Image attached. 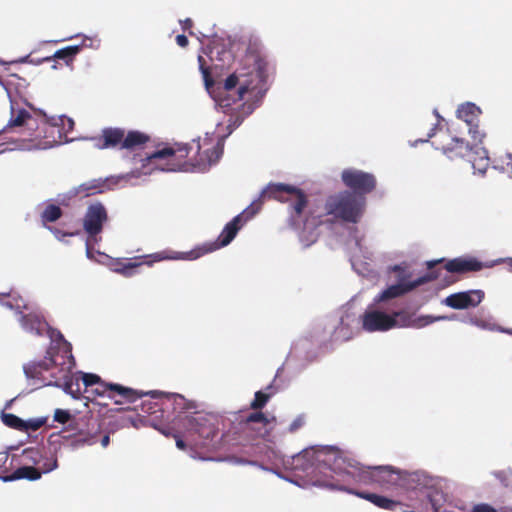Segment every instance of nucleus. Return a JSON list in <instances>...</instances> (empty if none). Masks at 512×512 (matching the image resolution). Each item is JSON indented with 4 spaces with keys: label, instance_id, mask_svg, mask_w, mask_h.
Instances as JSON below:
<instances>
[{
    "label": "nucleus",
    "instance_id": "1",
    "mask_svg": "<svg viewBox=\"0 0 512 512\" xmlns=\"http://www.w3.org/2000/svg\"><path fill=\"white\" fill-rule=\"evenodd\" d=\"M262 196L287 202L289 226L300 237L311 241H314V233L322 225H333L338 220L357 223L366 203L365 197L343 191L327 197L324 211H317L309 205L308 196L302 189L283 183H269L262 191Z\"/></svg>",
    "mask_w": 512,
    "mask_h": 512
},
{
    "label": "nucleus",
    "instance_id": "2",
    "mask_svg": "<svg viewBox=\"0 0 512 512\" xmlns=\"http://www.w3.org/2000/svg\"><path fill=\"white\" fill-rule=\"evenodd\" d=\"M315 460L322 463L329 474L324 480H318L319 486L348 492L345 484H376L375 467H364L359 462L348 458L336 447H325L315 453Z\"/></svg>",
    "mask_w": 512,
    "mask_h": 512
},
{
    "label": "nucleus",
    "instance_id": "3",
    "mask_svg": "<svg viewBox=\"0 0 512 512\" xmlns=\"http://www.w3.org/2000/svg\"><path fill=\"white\" fill-rule=\"evenodd\" d=\"M244 61L247 66L251 67V71L239 75L233 73L226 78L222 96L218 100L222 108H228L237 101L243 100L247 93L261 88L268 78L269 63L260 44L249 43Z\"/></svg>",
    "mask_w": 512,
    "mask_h": 512
},
{
    "label": "nucleus",
    "instance_id": "4",
    "mask_svg": "<svg viewBox=\"0 0 512 512\" xmlns=\"http://www.w3.org/2000/svg\"><path fill=\"white\" fill-rule=\"evenodd\" d=\"M263 412L255 411L232 423L227 433L223 434L225 443L247 445L258 439H265L272 429V422Z\"/></svg>",
    "mask_w": 512,
    "mask_h": 512
},
{
    "label": "nucleus",
    "instance_id": "5",
    "mask_svg": "<svg viewBox=\"0 0 512 512\" xmlns=\"http://www.w3.org/2000/svg\"><path fill=\"white\" fill-rule=\"evenodd\" d=\"M269 199L268 197L260 195L257 201L251 203L249 207H247L241 214L235 216L230 222H228L222 232L220 233L218 239L214 242L204 243L201 246L196 247L195 249L186 253V257L184 259L194 260L197 259L207 253L213 252L217 249L227 246L232 242V240L236 237L238 231L244 225L246 221L253 218L259 210L261 209L262 203L264 200Z\"/></svg>",
    "mask_w": 512,
    "mask_h": 512
},
{
    "label": "nucleus",
    "instance_id": "6",
    "mask_svg": "<svg viewBox=\"0 0 512 512\" xmlns=\"http://www.w3.org/2000/svg\"><path fill=\"white\" fill-rule=\"evenodd\" d=\"M215 419L201 413L181 415L177 417V424L184 429V436L192 448H204L218 435Z\"/></svg>",
    "mask_w": 512,
    "mask_h": 512
},
{
    "label": "nucleus",
    "instance_id": "7",
    "mask_svg": "<svg viewBox=\"0 0 512 512\" xmlns=\"http://www.w3.org/2000/svg\"><path fill=\"white\" fill-rule=\"evenodd\" d=\"M65 344L67 345V349L64 351L63 355H59L57 348L50 347L43 360L30 362L24 365V373L26 377L39 380L44 385H51L50 380H55L54 374L56 376H60L59 369L63 362L62 357H65V363L67 366H70L67 360L73 359L70 344L67 342H65Z\"/></svg>",
    "mask_w": 512,
    "mask_h": 512
},
{
    "label": "nucleus",
    "instance_id": "8",
    "mask_svg": "<svg viewBox=\"0 0 512 512\" xmlns=\"http://www.w3.org/2000/svg\"><path fill=\"white\" fill-rule=\"evenodd\" d=\"M80 380H82L85 388L96 385L93 392L98 396H107L114 401L115 404L133 403L142 397V393L129 387H125L116 383H107L100 376L93 373L78 372Z\"/></svg>",
    "mask_w": 512,
    "mask_h": 512
},
{
    "label": "nucleus",
    "instance_id": "9",
    "mask_svg": "<svg viewBox=\"0 0 512 512\" xmlns=\"http://www.w3.org/2000/svg\"><path fill=\"white\" fill-rule=\"evenodd\" d=\"M107 221L108 213L101 202L92 203L87 207L82 224L87 234L86 247L88 255L91 253L92 244L101 239V237L98 238V236L102 233L103 226Z\"/></svg>",
    "mask_w": 512,
    "mask_h": 512
},
{
    "label": "nucleus",
    "instance_id": "10",
    "mask_svg": "<svg viewBox=\"0 0 512 512\" xmlns=\"http://www.w3.org/2000/svg\"><path fill=\"white\" fill-rule=\"evenodd\" d=\"M441 262H443V259L428 262L427 266L430 271L426 275L411 282L398 283L389 286L378 296L377 301H385L402 296L427 282L436 280L440 276V273L437 270H433V268Z\"/></svg>",
    "mask_w": 512,
    "mask_h": 512
},
{
    "label": "nucleus",
    "instance_id": "11",
    "mask_svg": "<svg viewBox=\"0 0 512 512\" xmlns=\"http://www.w3.org/2000/svg\"><path fill=\"white\" fill-rule=\"evenodd\" d=\"M344 185L352 194L365 197L376 187V178L373 174L357 169H345L341 174Z\"/></svg>",
    "mask_w": 512,
    "mask_h": 512
},
{
    "label": "nucleus",
    "instance_id": "12",
    "mask_svg": "<svg viewBox=\"0 0 512 512\" xmlns=\"http://www.w3.org/2000/svg\"><path fill=\"white\" fill-rule=\"evenodd\" d=\"M42 132L44 133L42 139H38L41 135L36 134L34 139L31 140L34 143L29 147L47 149L69 141L66 132L63 131L59 123H44Z\"/></svg>",
    "mask_w": 512,
    "mask_h": 512
},
{
    "label": "nucleus",
    "instance_id": "13",
    "mask_svg": "<svg viewBox=\"0 0 512 512\" xmlns=\"http://www.w3.org/2000/svg\"><path fill=\"white\" fill-rule=\"evenodd\" d=\"M169 258L165 252H158L150 255L135 256L130 261H116L114 263V271L124 277H131L136 273V269L143 264L152 266L153 263Z\"/></svg>",
    "mask_w": 512,
    "mask_h": 512
},
{
    "label": "nucleus",
    "instance_id": "14",
    "mask_svg": "<svg viewBox=\"0 0 512 512\" xmlns=\"http://www.w3.org/2000/svg\"><path fill=\"white\" fill-rule=\"evenodd\" d=\"M61 363L59 369L60 376L54 374L55 380H50V384L62 388L67 394H70L73 398L78 399L81 396L82 390L80 385L79 376L71 373V367L65 363V357Z\"/></svg>",
    "mask_w": 512,
    "mask_h": 512
},
{
    "label": "nucleus",
    "instance_id": "15",
    "mask_svg": "<svg viewBox=\"0 0 512 512\" xmlns=\"http://www.w3.org/2000/svg\"><path fill=\"white\" fill-rule=\"evenodd\" d=\"M57 467V459H46L43 465H39V468H35L34 466L24 465L22 467L17 468L12 474L0 476L4 482L19 480V479H28V480H37L41 477L43 473H48Z\"/></svg>",
    "mask_w": 512,
    "mask_h": 512
},
{
    "label": "nucleus",
    "instance_id": "16",
    "mask_svg": "<svg viewBox=\"0 0 512 512\" xmlns=\"http://www.w3.org/2000/svg\"><path fill=\"white\" fill-rule=\"evenodd\" d=\"M362 327L365 331H388L396 327V318L385 312L366 311L362 316Z\"/></svg>",
    "mask_w": 512,
    "mask_h": 512
},
{
    "label": "nucleus",
    "instance_id": "17",
    "mask_svg": "<svg viewBox=\"0 0 512 512\" xmlns=\"http://www.w3.org/2000/svg\"><path fill=\"white\" fill-rule=\"evenodd\" d=\"M484 298L482 290H469L449 295L444 303L452 309H468L478 306Z\"/></svg>",
    "mask_w": 512,
    "mask_h": 512
},
{
    "label": "nucleus",
    "instance_id": "18",
    "mask_svg": "<svg viewBox=\"0 0 512 512\" xmlns=\"http://www.w3.org/2000/svg\"><path fill=\"white\" fill-rule=\"evenodd\" d=\"M442 138H449L450 142L444 143L443 141L433 142L437 149H440L449 159L468 157L471 146L463 138L450 137L447 133L441 135Z\"/></svg>",
    "mask_w": 512,
    "mask_h": 512
},
{
    "label": "nucleus",
    "instance_id": "19",
    "mask_svg": "<svg viewBox=\"0 0 512 512\" xmlns=\"http://www.w3.org/2000/svg\"><path fill=\"white\" fill-rule=\"evenodd\" d=\"M197 155L194 158H190L189 164L200 170H204L218 162L223 154V143L218 141L212 148H208L201 152L200 142H196Z\"/></svg>",
    "mask_w": 512,
    "mask_h": 512
},
{
    "label": "nucleus",
    "instance_id": "20",
    "mask_svg": "<svg viewBox=\"0 0 512 512\" xmlns=\"http://www.w3.org/2000/svg\"><path fill=\"white\" fill-rule=\"evenodd\" d=\"M125 130L118 127L104 128L101 135L93 137V145L98 149L115 148L119 146L122 149Z\"/></svg>",
    "mask_w": 512,
    "mask_h": 512
},
{
    "label": "nucleus",
    "instance_id": "21",
    "mask_svg": "<svg viewBox=\"0 0 512 512\" xmlns=\"http://www.w3.org/2000/svg\"><path fill=\"white\" fill-rule=\"evenodd\" d=\"M190 149L191 148L187 144L178 145L177 148L164 147L162 149H158L147 154L143 159H141V167L145 169L148 165L154 164L157 160L168 159L176 155H178L179 158H186L189 155Z\"/></svg>",
    "mask_w": 512,
    "mask_h": 512
},
{
    "label": "nucleus",
    "instance_id": "22",
    "mask_svg": "<svg viewBox=\"0 0 512 512\" xmlns=\"http://www.w3.org/2000/svg\"><path fill=\"white\" fill-rule=\"evenodd\" d=\"M89 430L84 432H79L77 441L82 444L94 445L100 441L102 447L106 448L110 443L109 434H101L100 424L97 420H92L88 423Z\"/></svg>",
    "mask_w": 512,
    "mask_h": 512
},
{
    "label": "nucleus",
    "instance_id": "23",
    "mask_svg": "<svg viewBox=\"0 0 512 512\" xmlns=\"http://www.w3.org/2000/svg\"><path fill=\"white\" fill-rule=\"evenodd\" d=\"M483 268V264L475 258H454L449 260L444 269L450 273H467L480 271Z\"/></svg>",
    "mask_w": 512,
    "mask_h": 512
},
{
    "label": "nucleus",
    "instance_id": "24",
    "mask_svg": "<svg viewBox=\"0 0 512 512\" xmlns=\"http://www.w3.org/2000/svg\"><path fill=\"white\" fill-rule=\"evenodd\" d=\"M390 316L396 318V326L400 327H415L421 328L433 323L436 320L443 319L444 317L422 316L417 319H412V316L405 311H395Z\"/></svg>",
    "mask_w": 512,
    "mask_h": 512
},
{
    "label": "nucleus",
    "instance_id": "25",
    "mask_svg": "<svg viewBox=\"0 0 512 512\" xmlns=\"http://www.w3.org/2000/svg\"><path fill=\"white\" fill-rule=\"evenodd\" d=\"M467 158L472 164L473 169L480 173H484L489 166L488 151L484 147H479L477 144L471 146Z\"/></svg>",
    "mask_w": 512,
    "mask_h": 512
},
{
    "label": "nucleus",
    "instance_id": "26",
    "mask_svg": "<svg viewBox=\"0 0 512 512\" xmlns=\"http://www.w3.org/2000/svg\"><path fill=\"white\" fill-rule=\"evenodd\" d=\"M348 493L357 495L360 498L370 501L377 507L387 510H394L400 504L398 501L374 493L359 492L355 490H348Z\"/></svg>",
    "mask_w": 512,
    "mask_h": 512
},
{
    "label": "nucleus",
    "instance_id": "27",
    "mask_svg": "<svg viewBox=\"0 0 512 512\" xmlns=\"http://www.w3.org/2000/svg\"><path fill=\"white\" fill-rule=\"evenodd\" d=\"M150 141V136L138 130H130L124 134L122 149L134 150L143 148Z\"/></svg>",
    "mask_w": 512,
    "mask_h": 512
},
{
    "label": "nucleus",
    "instance_id": "28",
    "mask_svg": "<svg viewBox=\"0 0 512 512\" xmlns=\"http://www.w3.org/2000/svg\"><path fill=\"white\" fill-rule=\"evenodd\" d=\"M376 484L381 487L396 485L398 482V473L390 466L375 467Z\"/></svg>",
    "mask_w": 512,
    "mask_h": 512
},
{
    "label": "nucleus",
    "instance_id": "29",
    "mask_svg": "<svg viewBox=\"0 0 512 512\" xmlns=\"http://www.w3.org/2000/svg\"><path fill=\"white\" fill-rule=\"evenodd\" d=\"M480 114V108L470 102L460 105L457 109V117L463 120L467 125H474V123L479 122Z\"/></svg>",
    "mask_w": 512,
    "mask_h": 512
},
{
    "label": "nucleus",
    "instance_id": "30",
    "mask_svg": "<svg viewBox=\"0 0 512 512\" xmlns=\"http://www.w3.org/2000/svg\"><path fill=\"white\" fill-rule=\"evenodd\" d=\"M28 126L29 128H32L34 125H36V120L33 119L31 114L25 110V109H14L12 106L11 108V118L8 122V126L10 127H20V126Z\"/></svg>",
    "mask_w": 512,
    "mask_h": 512
},
{
    "label": "nucleus",
    "instance_id": "31",
    "mask_svg": "<svg viewBox=\"0 0 512 512\" xmlns=\"http://www.w3.org/2000/svg\"><path fill=\"white\" fill-rule=\"evenodd\" d=\"M21 325L25 330L41 335L46 328L47 323L40 316L29 313L22 315Z\"/></svg>",
    "mask_w": 512,
    "mask_h": 512
},
{
    "label": "nucleus",
    "instance_id": "32",
    "mask_svg": "<svg viewBox=\"0 0 512 512\" xmlns=\"http://www.w3.org/2000/svg\"><path fill=\"white\" fill-rule=\"evenodd\" d=\"M109 179H93L82 183L77 188V193H84L85 196H89L96 193H103L106 189H109Z\"/></svg>",
    "mask_w": 512,
    "mask_h": 512
},
{
    "label": "nucleus",
    "instance_id": "33",
    "mask_svg": "<svg viewBox=\"0 0 512 512\" xmlns=\"http://www.w3.org/2000/svg\"><path fill=\"white\" fill-rule=\"evenodd\" d=\"M22 456L26 463H33L35 468H39V465H43L46 459H56L53 456L48 457L38 448H27L23 451Z\"/></svg>",
    "mask_w": 512,
    "mask_h": 512
},
{
    "label": "nucleus",
    "instance_id": "34",
    "mask_svg": "<svg viewBox=\"0 0 512 512\" xmlns=\"http://www.w3.org/2000/svg\"><path fill=\"white\" fill-rule=\"evenodd\" d=\"M81 51L80 45L67 46L57 50L52 57L46 58L47 61L51 59L64 60L67 65L71 64L75 56Z\"/></svg>",
    "mask_w": 512,
    "mask_h": 512
},
{
    "label": "nucleus",
    "instance_id": "35",
    "mask_svg": "<svg viewBox=\"0 0 512 512\" xmlns=\"http://www.w3.org/2000/svg\"><path fill=\"white\" fill-rule=\"evenodd\" d=\"M63 215L62 209L55 204H48L41 213V220L44 225L52 223L60 219Z\"/></svg>",
    "mask_w": 512,
    "mask_h": 512
},
{
    "label": "nucleus",
    "instance_id": "36",
    "mask_svg": "<svg viewBox=\"0 0 512 512\" xmlns=\"http://www.w3.org/2000/svg\"><path fill=\"white\" fill-rule=\"evenodd\" d=\"M2 421L3 423L13 429L23 431L25 430V424L24 420L19 418L18 416L12 414V413H3L2 414Z\"/></svg>",
    "mask_w": 512,
    "mask_h": 512
},
{
    "label": "nucleus",
    "instance_id": "37",
    "mask_svg": "<svg viewBox=\"0 0 512 512\" xmlns=\"http://www.w3.org/2000/svg\"><path fill=\"white\" fill-rule=\"evenodd\" d=\"M270 399V394L264 393L262 391H257L255 393L253 401L250 403V408L258 411L265 407Z\"/></svg>",
    "mask_w": 512,
    "mask_h": 512
},
{
    "label": "nucleus",
    "instance_id": "38",
    "mask_svg": "<svg viewBox=\"0 0 512 512\" xmlns=\"http://www.w3.org/2000/svg\"><path fill=\"white\" fill-rule=\"evenodd\" d=\"M199 68L203 75V79L207 88L214 85V81L211 77L210 68L206 66L205 58L201 55L198 56Z\"/></svg>",
    "mask_w": 512,
    "mask_h": 512
},
{
    "label": "nucleus",
    "instance_id": "39",
    "mask_svg": "<svg viewBox=\"0 0 512 512\" xmlns=\"http://www.w3.org/2000/svg\"><path fill=\"white\" fill-rule=\"evenodd\" d=\"M493 475L506 487L512 483L511 469L495 471L493 472Z\"/></svg>",
    "mask_w": 512,
    "mask_h": 512
},
{
    "label": "nucleus",
    "instance_id": "40",
    "mask_svg": "<svg viewBox=\"0 0 512 512\" xmlns=\"http://www.w3.org/2000/svg\"><path fill=\"white\" fill-rule=\"evenodd\" d=\"M45 423H46L45 418L29 419L27 421H24V424H25L24 431H28V430L36 431L39 428H41L42 426H44Z\"/></svg>",
    "mask_w": 512,
    "mask_h": 512
},
{
    "label": "nucleus",
    "instance_id": "41",
    "mask_svg": "<svg viewBox=\"0 0 512 512\" xmlns=\"http://www.w3.org/2000/svg\"><path fill=\"white\" fill-rule=\"evenodd\" d=\"M310 455L309 451H304L301 454H298L293 458V461L295 463V468H301L303 471H306L308 469V466L312 465V462H309L307 464H302V461L306 460L308 456Z\"/></svg>",
    "mask_w": 512,
    "mask_h": 512
},
{
    "label": "nucleus",
    "instance_id": "42",
    "mask_svg": "<svg viewBox=\"0 0 512 512\" xmlns=\"http://www.w3.org/2000/svg\"><path fill=\"white\" fill-rule=\"evenodd\" d=\"M468 131L472 137V139L476 142V143H482L483 141V138L485 137V134L482 133L480 130H479V125H478V122L474 123V125H468Z\"/></svg>",
    "mask_w": 512,
    "mask_h": 512
},
{
    "label": "nucleus",
    "instance_id": "43",
    "mask_svg": "<svg viewBox=\"0 0 512 512\" xmlns=\"http://www.w3.org/2000/svg\"><path fill=\"white\" fill-rule=\"evenodd\" d=\"M71 419V414L67 410L56 409L54 412V420L61 424H66Z\"/></svg>",
    "mask_w": 512,
    "mask_h": 512
},
{
    "label": "nucleus",
    "instance_id": "44",
    "mask_svg": "<svg viewBox=\"0 0 512 512\" xmlns=\"http://www.w3.org/2000/svg\"><path fill=\"white\" fill-rule=\"evenodd\" d=\"M167 397H168V399L171 398L173 400V404L177 407H180L182 409H190L191 408V406L186 403L185 398L181 395L173 394V395L167 396Z\"/></svg>",
    "mask_w": 512,
    "mask_h": 512
},
{
    "label": "nucleus",
    "instance_id": "45",
    "mask_svg": "<svg viewBox=\"0 0 512 512\" xmlns=\"http://www.w3.org/2000/svg\"><path fill=\"white\" fill-rule=\"evenodd\" d=\"M305 424V416L304 415H299L297 416L293 421L292 423L290 424L288 430L290 433H294L296 432L298 429H300L301 427H303Z\"/></svg>",
    "mask_w": 512,
    "mask_h": 512
},
{
    "label": "nucleus",
    "instance_id": "46",
    "mask_svg": "<svg viewBox=\"0 0 512 512\" xmlns=\"http://www.w3.org/2000/svg\"><path fill=\"white\" fill-rule=\"evenodd\" d=\"M60 121V127L63 129V131L66 132V134L69 131H72L74 128V121L71 118H68L66 116H62L59 118Z\"/></svg>",
    "mask_w": 512,
    "mask_h": 512
},
{
    "label": "nucleus",
    "instance_id": "47",
    "mask_svg": "<svg viewBox=\"0 0 512 512\" xmlns=\"http://www.w3.org/2000/svg\"><path fill=\"white\" fill-rule=\"evenodd\" d=\"M174 438L176 440V446L179 449L184 450V449H186L187 446H190L189 442L187 441V439L184 435L180 436V435L176 434V435H174Z\"/></svg>",
    "mask_w": 512,
    "mask_h": 512
},
{
    "label": "nucleus",
    "instance_id": "48",
    "mask_svg": "<svg viewBox=\"0 0 512 512\" xmlns=\"http://www.w3.org/2000/svg\"><path fill=\"white\" fill-rule=\"evenodd\" d=\"M472 512H497L496 509L488 504H478L474 506Z\"/></svg>",
    "mask_w": 512,
    "mask_h": 512
},
{
    "label": "nucleus",
    "instance_id": "49",
    "mask_svg": "<svg viewBox=\"0 0 512 512\" xmlns=\"http://www.w3.org/2000/svg\"><path fill=\"white\" fill-rule=\"evenodd\" d=\"M8 454L5 453V452H2L0 453V473H3V472H6V463L8 461ZM0 476H3L2 474H0Z\"/></svg>",
    "mask_w": 512,
    "mask_h": 512
},
{
    "label": "nucleus",
    "instance_id": "50",
    "mask_svg": "<svg viewBox=\"0 0 512 512\" xmlns=\"http://www.w3.org/2000/svg\"><path fill=\"white\" fill-rule=\"evenodd\" d=\"M182 29L184 31L188 30L190 35H194L193 31H191L193 27V21L190 18H186L183 21H181Z\"/></svg>",
    "mask_w": 512,
    "mask_h": 512
},
{
    "label": "nucleus",
    "instance_id": "51",
    "mask_svg": "<svg viewBox=\"0 0 512 512\" xmlns=\"http://www.w3.org/2000/svg\"><path fill=\"white\" fill-rule=\"evenodd\" d=\"M176 43L180 47L185 48V47H187L189 41H188V38L184 34H180V35L176 36Z\"/></svg>",
    "mask_w": 512,
    "mask_h": 512
},
{
    "label": "nucleus",
    "instance_id": "52",
    "mask_svg": "<svg viewBox=\"0 0 512 512\" xmlns=\"http://www.w3.org/2000/svg\"><path fill=\"white\" fill-rule=\"evenodd\" d=\"M241 122H242V119H240L239 117H237V118L233 121V123H229V126L237 127V126H239V125L241 124Z\"/></svg>",
    "mask_w": 512,
    "mask_h": 512
},
{
    "label": "nucleus",
    "instance_id": "53",
    "mask_svg": "<svg viewBox=\"0 0 512 512\" xmlns=\"http://www.w3.org/2000/svg\"><path fill=\"white\" fill-rule=\"evenodd\" d=\"M343 329H344V327H343V320H341L340 325L335 328L334 333L337 334L339 331H342Z\"/></svg>",
    "mask_w": 512,
    "mask_h": 512
},
{
    "label": "nucleus",
    "instance_id": "54",
    "mask_svg": "<svg viewBox=\"0 0 512 512\" xmlns=\"http://www.w3.org/2000/svg\"><path fill=\"white\" fill-rule=\"evenodd\" d=\"M156 168L159 169V170H162V171H173L174 170V168H171V167H168V166L167 167H158L157 166Z\"/></svg>",
    "mask_w": 512,
    "mask_h": 512
},
{
    "label": "nucleus",
    "instance_id": "55",
    "mask_svg": "<svg viewBox=\"0 0 512 512\" xmlns=\"http://www.w3.org/2000/svg\"><path fill=\"white\" fill-rule=\"evenodd\" d=\"M501 512H512V507L501 509Z\"/></svg>",
    "mask_w": 512,
    "mask_h": 512
},
{
    "label": "nucleus",
    "instance_id": "56",
    "mask_svg": "<svg viewBox=\"0 0 512 512\" xmlns=\"http://www.w3.org/2000/svg\"><path fill=\"white\" fill-rule=\"evenodd\" d=\"M503 331L508 333V334H510V335H512V329H507V330H503Z\"/></svg>",
    "mask_w": 512,
    "mask_h": 512
},
{
    "label": "nucleus",
    "instance_id": "57",
    "mask_svg": "<svg viewBox=\"0 0 512 512\" xmlns=\"http://www.w3.org/2000/svg\"><path fill=\"white\" fill-rule=\"evenodd\" d=\"M349 338H350V335H348V334L343 336V340H348Z\"/></svg>",
    "mask_w": 512,
    "mask_h": 512
}]
</instances>
